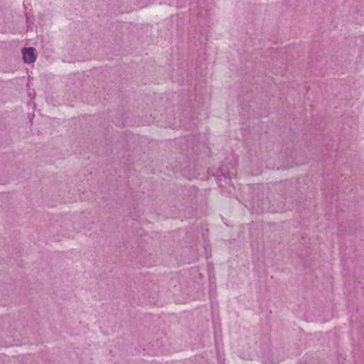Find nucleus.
Wrapping results in <instances>:
<instances>
[{"label": "nucleus", "instance_id": "nucleus-2", "mask_svg": "<svg viewBox=\"0 0 364 364\" xmlns=\"http://www.w3.org/2000/svg\"><path fill=\"white\" fill-rule=\"evenodd\" d=\"M23 59L26 63H32L35 62L36 56L35 55V48H24L22 50Z\"/></svg>", "mask_w": 364, "mask_h": 364}, {"label": "nucleus", "instance_id": "nucleus-3", "mask_svg": "<svg viewBox=\"0 0 364 364\" xmlns=\"http://www.w3.org/2000/svg\"><path fill=\"white\" fill-rule=\"evenodd\" d=\"M199 197H202V193H198L197 194V198H199Z\"/></svg>", "mask_w": 364, "mask_h": 364}, {"label": "nucleus", "instance_id": "nucleus-1", "mask_svg": "<svg viewBox=\"0 0 364 364\" xmlns=\"http://www.w3.org/2000/svg\"><path fill=\"white\" fill-rule=\"evenodd\" d=\"M216 180L218 186L225 189L227 192L231 193L233 188L232 177L229 173H223L216 175Z\"/></svg>", "mask_w": 364, "mask_h": 364}]
</instances>
